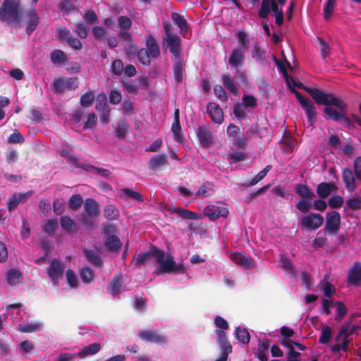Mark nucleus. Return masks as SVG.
<instances>
[{"mask_svg": "<svg viewBox=\"0 0 361 361\" xmlns=\"http://www.w3.org/2000/svg\"><path fill=\"white\" fill-rule=\"evenodd\" d=\"M152 257H154L156 262L158 263L154 271V274H184L185 272L183 263L176 264L172 255H166L164 250L153 244H150L149 251L135 255L131 260V263L135 267L140 268Z\"/></svg>", "mask_w": 361, "mask_h": 361, "instance_id": "f257e3e1", "label": "nucleus"}, {"mask_svg": "<svg viewBox=\"0 0 361 361\" xmlns=\"http://www.w3.org/2000/svg\"><path fill=\"white\" fill-rule=\"evenodd\" d=\"M322 105L324 106L323 111L327 119L340 121L341 125L348 129L355 127L353 120L347 115L348 106L343 99L331 93Z\"/></svg>", "mask_w": 361, "mask_h": 361, "instance_id": "f03ea898", "label": "nucleus"}, {"mask_svg": "<svg viewBox=\"0 0 361 361\" xmlns=\"http://www.w3.org/2000/svg\"><path fill=\"white\" fill-rule=\"evenodd\" d=\"M21 11L16 0H4L0 8V20L11 26H17L20 21Z\"/></svg>", "mask_w": 361, "mask_h": 361, "instance_id": "7ed1b4c3", "label": "nucleus"}, {"mask_svg": "<svg viewBox=\"0 0 361 361\" xmlns=\"http://www.w3.org/2000/svg\"><path fill=\"white\" fill-rule=\"evenodd\" d=\"M291 92L295 95L298 102L305 111L307 123L310 126H313L317 121V114L314 104L310 99L305 98L295 88L291 89Z\"/></svg>", "mask_w": 361, "mask_h": 361, "instance_id": "20e7f679", "label": "nucleus"}, {"mask_svg": "<svg viewBox=\"0 0 361 361\" xmlns=\"http://www.w3.org/2000/svg\"><path fill=\"white\" fill-rule=\"evenodd\" d=\"M293 87H297L298 88L304 90L307 94H309L314 102L317 105H322L326 99L328 98L331 92H326L319 88L310 87L304 85L300 82L294 81L292 84Z\"/></svg>", "mask_w": 361, "mask_h": 361, "instance_id": "39448f33", "label": "nucleus"}, {"mask_svg": "<svg viewBox=\"0 0 361 361\" xmlns=\"http://www.w3.org/2000/svg\"><path fill=\"white\" fill-rule=\"evenodd\" d=\"M341 226V216L338 212L333 211L326 214L324 231L329 235H336Z\"/></svg>", "mask_w": 361, "mask_h": 361, "instance_id": "423d86ee", "label": "nucleus"}, {"mask_svg": "<svg viewBox=\"0 0 361 361\" xmlns=\"http://www.w3.org/2000/svg\"><path fill=\"white\" fill-rule=\"evenodd\" d=\"M65 270L63 263L57 259H53L47 268V274L54 285H59V279L63 276Z\"/></svg>", "mask_w": 361, "mask_h": 361, "instance_id": "0eeeda50", "label": "nucleus"}, {"mask_svg": "<svg viewBox=\"0 0 361 361\" xmlns=\"http://www.w3.org/2000/svg\"><path fill=\"white\" fill-rule=\"evenodd\" d=\"M323 223L324 217L318 213H310L301 219L302 226L310 230L318 229Z\"/></svg>", "mask_w": 361, "mask_h": 361, "instance_id": "6e6552de", "label": "nucleus"}, {"mask_svg": "<svg viewBox=\"0 0 361 361\" xmlns=\"http://www.w3.org/2000/svg\"><path fill=\"white\" fill-rule=\"evenodd\" d=\"M159 47H147L142 48L137 52V59L139 61L145 66H148L151 63V58H157L160 54Z\"/></svg>", "mask_w": 361, "mask_h": 361, "instance_id": "1a4fd4ad", "label": "nucleus"}, {"mask_svg": "<svg viewBox=\"0 0 361 361\" xmlns=\"http://www.w3.org/2000/svg\"><path fill=\"white\" fill-rule=\"evenodd\" d=\"M203 214L210 220L214 221L220 216L226 217L228 210L223 205L209 204L204 209Z\"/></svg>", "mask_w": 361, "mask_h": 361, "instance_id": "9d476101", "label": "nucleus"}, {"mask_svg": "<svg viewBox=\"0 0 361 361\" xmlns=\"http://www.w3.org/2000/svg\"><path fill=\"white\" fill-rule=\"evenodd\" d=\"M139 337L145 342L163 344L167 341L165 335L160 334L158 331L146 330L139 333Z\"/></svg>", "mask_w": 361, "mask_h": 361, "instance_id": "9b49d317", "label": "nucleus"}, {"mask_svg": "<svg viewBox=\"0 0 361 361\" xmlns=\"http://www.w3.org/2000/svg\"><path fill=\"white\" fill-rule=\"evenodd\" d=\"M163 27L164 30L163 40L166 43V45H180V39L177 35L173 33V26L170 23L164 22Z\"/></svg>", "mask_w": 361, "mask_h": 361, "instance_id": "f8f14e48", "label": "nucleus"}, {"mask_svg": "<svg viewBox=\"0 0 361 361\" xmlns=\"http://www.w3.org/2000/svg\"><path fill=\"white\" fill-rule=\"evenodd\" d=\"M271 10L274 13L280 11L277 2L275 0H262L258 11L259 17L262 19L267 18Z\"/></svg>", "mask_w": 361, "mask_h": 361, "instance_id": "ddd939ff", "label": "nucleus"}, {"mask_svg": "<svg viewBox=\"0 0 361 361\" xmlns=\"http://www.w3.org/2000/svg\"><path fill=\"white\" fill-rule=\"evenodd\" d=\"M167 164L166 154H156L149 159L147 166L149 170L157 172L161 171Z\"/></svg>", "mask_w": 361, "mask_h": 361, "instance_id": "4468645a", "label": "nucleus"}, {"mask_svg": "<svg viewBox=\"0 0 361 361\" xmlns=\"http://www.w3.org/2000/svg\"><path fill=\"white\" fill-rule=\"evenodd\" d=\"M207 112L213 122L219 124L223 123L224 113L219 105L209 102L207 106Z\"/></svg>", "mask_w": 361, "mask_h": 361, "instance_id": "2eb2a0df", "label": "nucleus"}, {"mask_svg": "<svg viewBox=\"0 0 361 361\" xmlns=\"http://www.w3.org/2000/svg\"><path fill=\"white\" fill-rule=\"evenodd\" d=\"M355 178L356 177L351 169L345 168L343 170L342 179L345 183L346 190L350 192H354L357 188Z\"/></svg>", "mask_w": 361, "mask_h": 361, "instance_id": "dca6fc26", "label": "nucleus"}, {"mask_svg": "<svg viewBox=\"0 0 361 361\" xmlns=\"http://www.w3.org/2000/svg\"><path fill=\"white\" fill-rule=\"evenodd\" d=\"M348 282L355 286H361V263L355 262L350 269Z\"/></svg>", "mask_w": 361, "mask_h": 361, "instance_id": "f3484780", "label": "nucleus"}, {"mask_svg": "<svg viewBox=\"0 0 361 361\" xmlns=\"http://www.w3.org/2000/svg\"><path fill=\"white\" fill-rule=\"evenodd\" d=\"M26 17L27 19L26 30L30 35L38 26L40 18L34 9L28 11Z\"/></svg>", "mask_w": 361, "mask_h": 361, "instance_id": "a211bd4d", "label": "nucleus"}, {"mask_svg": "<svg viewBox=\"0 0 361 361\" xmlns=\"http://www.w3.org/2000/svg\"><path fill=\"white\" fill-rule=\"evenodd\" d=\"M244 54L240 49H235L228 59L230 65L233 68H241L244 64Z\"/></svg>", "mask_w": 361, "mask_h": 361, "instance_id": "6ab92c4d", "label": "nucleus"}, {"mask_svg": "<svg viewBox=\"0 0 361 361\" xmlns=\"http://www.w3.org/2000/svg\"><path fill=\"white\" fill-rule=\"evenodd\" d=\"M231 257L235 263L243 267L252 268L253 267V259L242 253H233L231 255Z\"/></svg>", "mask_w": 361, "mask_h": 361, "instance_id": "aec40b11", "label": "nucleus"}, {"mask_svg": "<svg viewBox=\"0 0 361 361\" xmlns=\"http://www.w3.org/2000/svg\"><path fill=\"white\" fill-rule=\"evenodd\" d=\"M167 211L169 212H173L177 214L180 217L184 219L195 220L199 218L198 214L188 209H182L180 207H173L172 208H168Z\"/></svg>", "mask_w": 361, "mask_h": 361, "instance_id": "412c9836", "label": "nucleus"}, {"mask_svg": "<svg viewBox=\"0 0 361 361\" xmlns=\"http://www.w3.org/2000/svg\"><path fill=\"white\" fill-rule=\"evenodd\" d=\"M197 137L202 146L207 147L212 142V136L209 130L204 126L197 128Z\"/></svg>", "mask_w": 361, "mask_h": 361, "instance_id": "4be33fe9", "label": "nucleus"}, {"mask_svg": "<svg viewBox=\"0 0 361 361\" xmlns=\"http://www.w3.org/2000/svg\"><path fill=\"white\" fill-rule=\"evenodd\" d=\"M58 36L60 39L66 41L68 45H81L80 41L73 37L68 30L65 27L58 29Z\"/></svg>", "mask_w": 361, "mask_h": 361, "instance_id": "5701e85b", "label": "nucleus"}, {"mask_svg": "<svg viewBox=\"0 0 361 361\" xmlns=\"http://www.w3.org/2000/svg\"><path fill=\"white\" fill-rule=\"evenodd\" d=\"M84 210L86 214L98 216L99 214V205L94 200L87 198L84 202Z\"/></svg>", "mask_w": 361, "mask_h": 361, "instance_id": "b1692460", "label": "nucleus"}, {"mask_svg": "<svg viewBox=\"0 0 361 361\" xmlns=\"http://www.w3.org/2000/svg\"><path fill=\"white\" fill-rule=\"evenodd\" d=\"M171 19L174 23L179 27L180 33L185 37L188 32V26L186 23V20L183 18V17L178 13L173 12L171 13Z\"/></svg>", "mask_w": 361, "mask_h": 361, "instance_id": "393cba45", "label": "nucleus"}, {"mask_svg": "<svg viewBox=\"0 0 361 361\" xmlns=\"http://www.w3.org/2000/svg\"><path fill=\"white\" fill-rule=\"evenodd\" d=\"M279 263L281 268H283L287 274L295 276L297 271L295 270L293 262L290 259L287 258L283 255H280Z\"/></svg>", "mask_w": 361, "mask_h": 361, "instance_id": "a878e982", "label": "nucleus"}, {"mask_svg": "<svg viewBox=\"0 0 361 361\" xmlns=\"http://www.w3.org/2000/svg\"><path fill=\"white\" fill-rule=\"evenodd\" d=\"M295 192L302 199H313L315 197L314 193L307 185L297 184L295 187Z\"/></svg>", "mask_w": 361, "mask_h": 361, "instance_id": "bb28decb", "label": "nucleus"}, {"mask_svg": "<svg viewBox=\"0 0 361 361\" xmlns=\"http://www.w3.org/2000/svg\"><path fill=\"white\" fill-rule=\"evenodd\" d=\"M104 245L109 251L118 252L121 248L122 244L119 238L116 235H113L106 238Z\"/></svg>", "mask_w": 361, "mask_h": 361, "instance_id": "cd10ccee", "label": "nucleus"}, {"mask_svg": "<svg viewBox=\"0 0 361 361\" xmlns=\"http://www.w3.org/2000/svg\"><path fill=\"white\" fill-rule=\"evenodd\" d=\"M83 253L90 263L96 267L102 266L103 262L100 256L94 250L84 249Z\"/></svg>", "mask_w": 361, "mask_h": 361, "instance_id": "c85d7f7f", "label": "nucleus"}, {"mask_svg": "<svg viewBox=\"0 0 361 361\" xmlns=\"http://www.w3.org/2000/svg\"><path fill=\"white\" fill-rule=\"evenodd\" d=\"M101 350V345L99 343H93L87 346H85L78 353L80 358H84L87 355H92L97 353Z\"/></svg>", "mask_w": 361, "mask_h": 361, "instance_id": "c756f323", "label": "nucleus"}, {"mask_svg": "<svg viewBox=\"0 0 361 361\" xmlns=\"http://www.w3.org/2000/svg\"><path fill=\"white\" fill-rule=\"evenodd\" d=\"M22 278L21 272L17 269H11L6 272V279L8 283L14 286H16Z\"/></svg>", "mask_w": 361, "mask_h": 361, "instance_id": "7c9ffc66", "label": "nucleus"}, {"mask_svg": "<svg viewBox=\"0 0 361 361\" xmlns=\"http://www.w3.org/2000/svg\"><path fill=\"white\" fill-rule=\"evenodd\" d=\"M183 60L177 59L173 63V71L176 83H180L183 78Z\"/></svg>", "mask_w": 361, "mask_h": 361, "instance_id": "2f4dec72", "label": "nucleus"}, {"mask_svg": "<svg viewBox=\"0 0 361 361\" xmlns=\"http://www.w3.org/2000/svg\"><path fill=\"white\" fill-rule=\"evenodd\" d=\"M360 328L358 325H351L350 321L345 322L340 329V335H345L349 338L353 334H357V331Z\"/></svg>", "mask_w": 361, "mask_h": 361, "instance_id": "473e14b6", "label": "nucleus"}, {"mask_svg": "<svg viewBox=\"0 0 361 361\" xmlns=\"http://www.w3.org/2000/svg\"><path fill=\"white\" fill-rule=\"evenodd\" d=\"M60 224L61 228L69 233H73L76 229V224L75 221L66 216L61 217Z\"/></svg>", "mask_w": 361, "mask_h": 361, "instance_id": "72a5a7b5", "label": "nucleus"}, {"mask_svg": "<svg viewBox=\"0 0 361 361\" xmlns=\"http://www.w3.org/2000/svg\"><path fill=\"white\" fill-rule=\"evenodd\" d=\"M128 129L129 126L126 121H119L115 130V137L120 140L125 139Z\"/></svg>", "mask_w": 361, "mask_h": 361, "instance_id": "f704fd0d", "label": "nucleus"}, {"mask_svg": "<svg viewBox=\"0 0 361 361\" xmlns=\"http://www.w3.org/2000/svg\"><path fill=\"white\" fill-rule=\"evenodd\" d=\"M215 333L217 336V343L220 347V349L230 348L233 349L232 345L229 343L226 334L223 330H216Z\"/></svg>", "mask_w": 361, "mask_h": 361, "instance_id": "c9c22d12", "label": "nucleus"}, {"mask_svg": "<svg viewBox=\"0 0 361 361\" xmlns=\"http://www.w3.org/2000/svg\"><path fill=\"white\" fill-rule=\"evenodd\" d=\"M50 59L54 64L64 63L68 61L65 53L59 49H54L50 54Z\"/></svg>", "mask_w": 361, "mask_h": 361, "instance_id": "e433bc0d", "label": "nucleus"}, {"mask_svg": "<svg viewBox=\"0 0 361 361\" xmlns=\"http://www.w3.org/2000/svg\"><path fill=\"white\" fill-rule=\"evenodd\" d=\"M235 336L240 343L247 344L250 340V336L247 329L238 326L235 329Z\"/></svg>", "mask_w": 361, "mask_h": 361, "instance_id": "4c0bfd02", "label": "nucleus"}, {"mask_svg": "<svg viewBox=\"0 0 361 361\" xmlns=\"http://www.w3.org/2000/svg\"><path fill=\"white\" fill-rule=\"evenodd\" d=\"M331 192V184L326 182L320 183L317 187V194L320 198H326Z\"/></svg>", "mask_w": 361, "mask_h": 361, "instance_id": "58836bf2", "label": "nucleus"}, {"mask_svg": "<svg viewBox=\"0 0 361 361\" xmlns=\"http://www.w3.org/2000/svg\"><path fill=\"white\" fill-rule=\"evenodd\" d=\"M332 337V329L326 324H324L322 327L321 336L319 338V342L322 344H326L329 343Z\"/></svg>", "mask_w": 361, "mask_h": 361, "instance_id": "ea45409f", "label": "nucleus"}, {"mask_svg": "<svg viewBox=\"0 0 361 361\" xmlns=\"http://www.w3.org/2000/svg\"><path fill=\"white\" fill-rule=\"evenodd\" d=\"M18 330L23 333H32L40 331L41 325L38 322L26 323L23 324H20L18 326Z\"/></svg>", "mask_w": 361, "mask_h": 361, "instance_id": "a19ab883", "label": "nucleus"}, {"mask_svg": "<svg viewBox=\"0 0 361 361\" xmlns=\"http://www.w3.org/2000/svg\"><path fill=\"white\" fill-rule=\"evenodd\" d=\"M79 274L80 279L85 283H91L94 280V272L87 267H83Z\"/></svg>", "mask_w": 361, "mask_h": 361, "instance_id": "79ce46f5", "label": "nucleus"}, {"mask_svg": "<svg viewBox=\"0 0 361 361\" xmlns=\"http://www.w3.org/2000/svg\"><path fill=\"white\" fill-rule=\"evenodd\" d=\"M42 228L44 232L49 236H54L58 228V222L56 219H49L43 225Z\"/></svg>", "mask_w": 361, "mask_h": 361, "instance_id": "37998d69", "label": "nucleus"}, {"mask_svg": "<svg viewBox=\"0 0 361 361\" xmlns=\"http://www.w3.org/2000/svg\"><path fill=\"white\" fill-rule=\"evenodd\" d=\"M336 306V314L335 316V320L337 322L341 321L348 312V309L342 301H337L335 302Z\"/></svg>", "mask_w": 361, "mask_h": 361, "instance_id": "c03bdc74", "label": "nucleus"}, {"mask_svg": "<svg viewBox=\"0 0 361 361\" xmlns=\"http://www.w3.org/2000/svg\"><path fill=\"white\" fill-rule=\"evenodd\" d=\"M27 194H15L8 202V209L11 212L14 209H16L19 204V202L24 200Z\"/></svg>", "mask_w": 361, "mask_h": 361, "instance_id": "a18cd8bd", "label": "nucleus"}, {"mask_svg": "<svg viewBox=\"0 0 361 361\" xmlns=\"http://www.w3.org/2000/svg\"><path fill=\"white\" fill-rule=\"evenodd\" d=\"M222 81L224 85L233 94H239L240 92L238 88L235 85L232 81L231 77L227 75H224L222 77Z\"/></svg>", "mask_w": 361, "mask_h": 361, "instance_id": "49530a36", "label": "nucleus"}, {"mask_svg": "<svg viewBox=\"0 0 361 361\" xmlns=\"http://www.w3.org/2000/svg\"><path fill=\"white\" fill-rule=\"evenodd\" d=\"M121 192L128 197L136 200L138 202H142L145 200L142 194H140L137 191H134L129 188H123L121 190Z\"/></svg>", "mask_w": 361, "mask_h": 361, "instance_id": "de8ad7c7", "label": "nucleus"}, {"mask_svg": "<svg viewBox=\"0 0 361 361\" xmlns=\"http://www.w3.org/2000/svg\"><path fill=\"white\" fill-rule=\"evenodd\" d=\"M312 199H301L295 204V207L300 212L306 213L312 208Z\"/></svg>", "mask_w": 361, "mask_h": 361, "instance_id": "09e8293b", "label": "nucleus"}, {"mask_svg": "<svg viewBox=\"0 0 361 361\" xmlns=\"http://www.w3.org/2000/svg\"><path fill=\"white\" fill-rule=\"evenodd\" d=\"M51 90L56 94L63 92L66 89V82L63 78L55 79L51 86Z\"/></svg>", "mask_w": 361, "mask_h": 361, "instance_id": "8fccbe9b", "label": "nucleus"}, {"mask_svg": "<svg viewBox=\"0 0 361 361\" xmlns=\"http://www.w3.org/2000/svg\"><path fill=\"white\" fill-rule=\"evenodd\" d=\"M82 202L83 200L80 195H73L68 200V207L72 210H78L81 207Z\"/></svg>", "mask_w": 361, "mask_h": 361, "instance_id": "3c124183", "label": "nucleus"}, {"mask_svg": "<svg viewBox=\"0 0 361 361\" xmlns=\"http://www.w3.org/2000/svg\"><path fill=\"white\" fill-rule=\"evenodd\" d=\"M336 0H327L324 7V17L328 20L331 18L336 5Z\"/></svg>", "mask_w": 361, "mask_h": 361, "instance_id": "603ef678", "label": "nucleus"}, {"mask_svg": "<svg viewBox=\"0 0 361 361\" xmlns=\"http://www.w3.org/2000/svg\"><path fill=\"white\" fill-rule=\"evenodd\" d=\"M104 216L109 220H114L118 219L119 213L114 206L108 205L104 209Z\"/></svg>", "mask_w": 361, "mask_h": 361, "instance_id": "864d4df0", "label": "nucleus"}, {"mask_svg": "<svg viewBox=\"0 0 361 361\" xmlns=\"http://www.w3.org/2000/svg\"><path fill=\"white\" fill-rule=\"evenodd\" d=\"M94 99V93L92 92H87L81 96L80 103L83 107H90L92 104Z\"/></svg>", "mask_w": 361, "mask_h": 361, "instance_id": "5fc2aeb1", "label": "nucleus"}, {"mask_svg": "<svg viewBox=\"0 0 361 361\" xmlns=\"http://www.w3.org/2000/svg\"><path fill=\"white\" fill-rule=\"evenodd\" d=\"M95 109L98 111L109 109L107 105V98L104 93H101L97 96V102L95 105Z\"/></svg>", "mask_w": 361, "mask_h": 361, "instance_id": "6e6d98bb", "label": "nucleus"}, {"mask_svg": "<svg viewBox=\"0 0 361 361\" xmlns=\"http://www.w3.org/2000/svg\"><path fill=\"white\" fill-rule=\"evenodd\" d=\"M181 127L180 121H174L171 126V131L173 135L174 140L180 143L183 140V136L180 133Z\"/></svg>", "mask_w": 361, "mask_h": 361, "instance_id": "4d7b16f0", "label": "nucleus"}, {"mask_svg": "<svg viewBox=\"0 0 361 361\" xmlns=\"http://www.w3.org/2000/svg\"><path fill=\"white\" fill-rule=\"evenodd\" d=\"M345 205L350 210H359L361 209V197L357 196L356 197L350 198L346 200Z\"/></svg>", "mask_w": 361, "mask_h": 361, "instance_id": "13d9d810", "label": "nucleus"}, {"mask_svg": "<svg viewBox=\"0 0 361 361\" xmlns=\"http://www.w3.org/2000/svg\"><path fill=\"white\" fill-rule=\"evenodd\" d=\"M111 72L114 75H121L124 70V65L121 60L116 59L111 64Z\"/></svg>", "mask_w": 361, "mask_h": 361, "instance_id": "bf43d9fd", "label": "nucleus"}, {"mask_svg": "<svg viewBox=\"0 0 361 361\" xmlns=\"http://www.w3.org/2000/svg\"><path fill=\"white\" fill-rule=\"evenodd\" d=\"M97 216L82 214L80 215L79 220L83 225L87 226L88 228H93L94 221L97 219Z\"/></svg>", "mask_w": 361, "mask_h": 361, "instance_id": "052dcab7", "label": "nucleus"}, {"mask_svg": "<svg viewBox=\"0 0 361 361\" xmlns=\"http://www.w3.org/2000/svg\"><path fill=\"white\" fill-rule=\"evenodd\" d=\"M67 282L71 287L76 288L78 285V278L72 269H67L66 272Z\"/></svg>", "mask_w": 361, "mask_h": 361, "instance_id": "680f3d73", "label": "nucleus"}, {"mask_svg": "<svg viewBox=\"0 0 361 361\" xmlns=\"http://www.w3.org/2000/svg\"><path fill=\"white\" fill-rule=\"evenodd\" d=\"M328 202L330 207L339 208L343 203V197L338 195H333L329 199Z\"/></svg>", "mask_w": 361, "mask_h": 361, "instance_id": "e2e57ef3", "label": "nucleus"}, {"mask_svg": "<svg viewBox=\"0 0 361 361\" xmlns=\"http://www.w3.org/2000/svg\"><path fill=\"white\" fill-rule=\"evenodd\" d=\"M97 121V118L96 114L93 112L90 113L84 123L83 128L87 130L93 128L96 125Z\"/></svg>", "mask_w": 361, "mask_h": 361, "instance_id": "0e129e2a", "label": "nucleus"}, {"mask_svg": "<svg viewBox=\"0 0 361 361\" xmlns=\"http://www.w3.org/2000/svg\"><path fill=\"white\" fill-rule=\"evenodd\" d=\"M243 104L246 107L255 108L257 103V99L253 95L245 94L242 98Z\"/></svg>", "mask_w": 361, "mask_h": 361, "instance_id": "69168bd1", "label": "nucleus"}, {"mask_svg": "<svg viewBox=\"0 0 361 361\" xmlns=\"http://www.w3.org/2000/svg\"><path fill=\"white\" fill-rule=\"evenodd\" d=\"M118 23L121 29H130L132 27V20L130 18L121 16L118 18Z\"/></svg>", "mask_w": 361, "mask_h": 361, "instance_id": "338daca9", "label": "nucleus"}, {"mask_svg": "<svg viewBox=\"0 0 361 361\" xmlns=\"http://www.w3.org/2000/svg\"><path fill=\"white\" fill-rule=\"evenodd\" d=\"M353 170L356 178L361 181V156L355 158L353 163Z\"/></svg>", "mask_w": 361, "mask_h": 361, "instance_id": "774afa93", "label": "nucleus"}]
</instances>
